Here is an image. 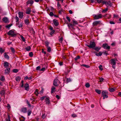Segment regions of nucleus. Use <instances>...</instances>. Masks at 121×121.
Instances as JSON below:
<instances>
[{
	"mask_svg": "<svg viewBox=\"0 0 121 121\" xmlns=\"http://www.w3.org/2000/svg\"><path fill=\"white\" fill-rule=\"evenodd\" d=\"M102 96L103 97V99H104L105 98H107L108 96V92L106 91H103L101 93Z\"/></svg>",
	"mask_w": 121,
	"mask_h": 121,
	"instance_id": "1",
	"label": "nucleus"
},
{
	"mask_svg": "<svg viewBox=\"0 0 121 121\" xmlns=\"http://www.w3.org/2000/svg\"><path fill=\"white\" fill-rule=\"evenodd\" d=\"M116 60H117V59H112L110 60L111 64L112 65V67L114 69L115 68V65H116Z\"/></svg>",
	"mask_w": 121,
	"mask_h": 121,
	"instance_id": "2",
	"label": "nucleus"
},
{
	"mask_svg": "<svg viewBox=\"0 0 121 121\" xmlns=\"http://www.w3.org/2000/svg\"><path fill=\"white\" fill-rule=\"evenodd\" d=\"M89 45H87V46L90 48H93V49L95 47L96 44L94 42H90Z\"/></svg>",
	"mask_w": 121,
	"mask_h": 121,
	"instance_id": "3",
	"label": "nucleus"
},
{
	"mask_svg": "<svg viewBox=\"0 0 121 121\" xmlns=\"http://www.w3.org/2000/svg\"><path fill=\"white\" fill-rule=\"evenodd\" d=\"M7 34L8 35H11L12 36H14L16 35L15 32L12 30H9Z\"/></svg>",
	"mask_w": 121,
	"mask_h": 121,
	"instance_id": "4",
	"label": "nucleus"
},
{
	"mask_svg": "<svg viewBox=\"0 0 121 121\" xmlns=\"http://www.w3.org/2000/svg\"><path fill=\"white\" fill-rule=\"evenodd\" d=\"M93 16L95 19H99L100 18H102V16L101 14L98 15L94 14L93 15Z\"/></svg>",
	"mask_w": 121,
	"mask_h": 121,
	"instance_id": "5",
	"label": "nucleus"
},
{
	"mask_svg": "<svg viewBox=\"0 0 121 121\" xmlns=\"http://www.w3.org/2000/svg\"><path fill=\"white\" fill-rule=\"evenodd\" d=\"M102 47L104 48L105 49H109L110 48V47L108 46V44L106 43L103 44Z\"/></svg>",
	"mask_w": 121,
	"mask_h": 121,
	"instance_id": "6",
	"label": "nucleus"
},
{
	"mask_svg": "<svg viewBox=\"0 0 121 121\" xmlns=\"http://www.w3.org/2000/svg\"><path fill=\"white\" fill-rule=\"evenodd\" d=\"M53 21L54 24L55 26H57L58 25L59 23L57 20L54 19L53 20Z\"/></svg>",
	"mask_w": 121,
	"mask_h": 121,
	"instance_id": "7",
	"label": "nucleus"
},
{
	"mask_svg": "<svg viewBox=\"0 0 121 121\" xmlns=\"http://www.w3.org/2000/svg\"><path fill=\"white\" fill-rule=\"evenodd\" d=\"M2 20L4 23H7L9 22V19L8 18L6 17H4L2 19Z\"/></svg>",
	"mask_w": 121,
	"mask_h": 121,
	"instance_id": "8",
	"label": "nucleus"
},
{
	"mask_svg": "<svg viewBox=\"0 0 121 121\" xmlns=\"http://www.w3.org/2000/svg\"><path fill=\"white\" fill-rule=\"evenodd\" d=\"M59 82V81L57 79H55L54 81L53 82V85L55 86H57L58 85L57 83Z\"/></svg>",
	"mask_w": 121,
	"mask_h": 121,
	"instance_id": "9",
	"label": "nucleus"
},
{
	"mask_svg": "<svg viewBox=\"0 0 121 121\" xmlns=\"http://www.w3.org/2000/svg\"><path fill=\"white\" fill-rule=\"evenodd\" d=\"M100 22V21H95L94 22L93 24V26H96Z\"/></svg>",
	"mask_w": 121,
	"mask_h": 121,
	"instance_id": "10",
	"label": "nucleus"
},
{
	"mask_svg": "<svg viewBox=\"0 0 121 121\" xmlns=\"http://www.w3.org/2000/svg\"><path fill=\"white\" fill-rule=\"evenodd\" d=\"M66 80H64V82L67 83L69 82H71L72 81V80L70 78H66Z\"/></svg>",
	"mask_w": 121,
	"mask_h": 121,
	"instance_id": "11",
	"label": "nucleus"
},
{
	"mask_svg": "<svg viewBox=\"0 0 121 121\" xmlns=\"http://www.w3.org/2000/svg\"><path fill=\"white\" fill-rule=\"evenodd\" d=\"M25 89L27 91H28L29 89V86L28 84L26 83L24 86Z\"/></svg>",
	"mask_w": 121,
	"mask_h": 121,
	"instance_id": "12",
	"label": "nucleus"
},
{
	"mask_svg": "<svg viewBox=\"0 0 121 121\" xmlns=\"http://www.w3.org/2000/svg\"><path fill=\"white\" fill-rule=\"evenodd\" d=\"M34 2L32 0H28L27 1L26 3L27 5H28L29 4H30V6H31L33 4Z\"/></svg>",
	"mask_w": 121,
	"mask_h": 121,
	"instance_id": "13",
	"label": "nucleus"
},
{
	"mask_svg": "<svg viewBox=\"0 0 121 121\" xmlns=\"http://www.w3.org/2000/svg\"><path fill=\"white\" fill-rule=\"evenodd\" d=\"M31 10L30 8H28L27 10L26 11V14H29L30 13Z\"/></svg>",
	"mask_w": 121,
	"mask_h": 121,
	"instance_id": "14",
	"label": "nucleus"
},
{
	"mask_svg": "<svg viewBox=\"0 0 121 121\" xmlns=\"http://www.w3.org/2000/svg\"><path fill=\"white\" fill-rule=\"evenodd\" d=\"M19 17L21 19H22L23 16V13L20 12H18Z\"/></svg>",
	"mask_w": 121,
	"mask_h": 121,
	"instance_id": "15",
	"label": "nucleus"
},
{
	"mask_svg": "<svg viewBox=\"0 0 121 121\" xmlns=\"http://www.w3.org/2000/svg\"><path fill=\"white\" fill-rule=\"evenodd\" d=\"M68 25V27L69 28H70L71 27L72 28H73L74 26V25L73 24H71L70 23H66Z\"/></svg>",
	"mask_w": 121,
	"mask_h": 121,
	"instance_id": "16",
	"label": "nucleus"
},
{
	"mask_svg": "<svg viewBox=\"0 0 121 121\" xmlns=\"http://www.w3.org/2000/svg\"><path fill=\"white\" fill-rule=\"evenodd\" d=\"M10 68H7L5 70V74H9L10 72Z\"/></svg>",
	"mask_w": 121,
	"mask_h": 121,
	"instance_id": "17",
	"label": "nucleus"
},
{
	"mask_svg": "<svg viewBox=\"0 0 121 121\" xmlns=\"http://www.w3.org/2000/svg\"><path fill=\"white\" fill-rule=\"evenodd\" d=\"M25 23L26 25H29L30 23L29 20L27 19L24 20Z\"/></svg>",
	"mask_w": 121,
	"mask_h": 121,
	"instance_id": "18",
	"label": "nucleus"
},
{
	"mask_svg": "<svg viewBox=\"0 0 121 121\" xmlns=\"http://www.w3.org/2000/svg\"><path fill=\"white\" fill-rule=\"evenodd\" d=\"M27 110V108H22L21 111L22 112L24 113H26V112Z\"/></svg>",
	"mask_w": 121,
	"mask_h": 121,
	"instance_id": "19",
	"label": "nucleus"
},
{
	"mask_svg": "<svg viewBox=\"0 0 121 121\" xmlns=\"http://www.w3.org/2000/svg\"><path fill=\"white\" fill-rule=\"evenodd\" d=\"M46 103V104H49L50 103V101L49 99L48 98H46L45 99Z\"/></svg>",
	"mask_w": 121,
	"mask_h": 121,
	"instance_id": "20",
	"label": "nucleus"
},
{
	"mask_svg": "<svg viewBox=\"0 0 121 121\" xmlns=\"http://www.w3.org/2000/svg\"><path fill=\"white\" fill-rule=\"evenodd\" d=\"M106 6H111L112 5L110 1H106Z\"/></svg>",
	"mask_w": 121,
	"mask_h": 121,
	"instance_id": "21",
	"label": "nucleus"
},
{
	"mask_svg": "<svg viewBox=\"0 0 121 121\" xmlns=\"http://www.w3.org/2000/svg\"><path fill=\"white\" fill-rule=\"evenodd\" d=\"M3 65L6 68H7V67H8L9 66L8 62H4V63Z\"/></svg>",
	"mask_w": 121,
	"mask_h": 121,
	"instance_id": "22",
	"label": "nucleus"
},
{
	"mask_svg": "<svg viewBox=\"0 0 121 121\" xmlns=\"http://www.w3.org/2000/svg\"><path fill=\"white\" fill-rule=\"evenodd\" d=\"M4 57L5 58L7 59H9V57L8 55L5 53L4 54Z\"/></svg>",
	"mask_w": 121,
	"mask_h": 121,
	"instance_id": "23",
	"label": "nucleus"
},
{
	"mask_svg": "<svg viewBox=\"0 0 121 121\" xmlns=\"http://www.w3.org/2000/svg\"><path fill=\"white\" fill-rule=\"evenodd\" d=\"M56 89V88L53 86L52 87V88H51V93H54V92L55 91H54Z\"/></svg>",
	"mask_w": 121,
	"mask_h": 121,
	"instance_id": "24",
	"label": "nucleus"
},
{
	"mask_svg": "<svg viewBox=\"0 0 121 121\" xmlns=\"http://www.w3.org/2000/svg\"><path fill=\"white\" fill-rule=\"evenodd\" d=\"M95 91L98 94H100L101 93V91L100 90L98 89H96L95 90Z\"/></svg>",
	"mask_w": 121,
	"mask_h": 121,
	"instance_id": "25",
	"label": "nucleus"
},
{
	"mask_svg": "<svg viewBox=\"0 0 121 121\" xmlns=\"http://www.w3.org/2000/svg\"><path fill=\"white\" fill-rule=\"evenodd\" d=\"M103 52H99L98 53H96L95 55L97 56H101Z\"/></svg>",
	"mask_w": 121,
	"mask_h": 121,
	"instance_id": "26",
	"label": "nucleus"
},
{
	"mask_svg": "<svg viewBox=\"0 0 121 121\" xmlns=\"http://www.w3.org/2000/svg\"><path fill=\"white\" fill-rule=\"evenodd\" d=\"M31 49V48L30 46H28L25 48V49L27 51H30Z\"/></svg>",
	"mask_w": 121,
	"mask_h": 121,
	"instance_id": "27",
	"label": "nucleus"
},
{
	"mask_svg": "<svg viewBox=\"0 0 121 121\" xmlns=\"http://www.w3.org/2000/svg\"><path fill=\"white\" fill-rule=\"evenodd\" d=\"M101 48V47L98 48L96 47H95V48H94L93 49L98 52L99 50Z\"/></svg>",
	"mask_w": 121,
	"mask_h": 121,
	"instance_id": "28",
	"label": "nucleus"
},
{
	"mask_svg": "<svg viewBox=\"0 0 121 121\" xmlns=\"http://www.w3.org/2000/svg\"><path fill=\"white\" fill-rule=\"evenodd\" d=\"M32 78V77L31 76L30 77H28V76H26V77H25L24 78V79L26 80L28 79V80H30Z\"/></svg>",
	"mask_w": 121,
	"mask_h": 121,
	"instance_id": "29",
	"label": "nucleus"
},
{
	"mask_svg": "<svg viewBox=\"0 0 121 121\" xmlns=\"http://www.w3.org/2000/svg\"><path fill=\"white\" fill-rule=\"evenodd\" d=\"M0 80L3 82H4L5 80L4 77L3 76H1L0 78Z\"/></svg>",
	"mask_w": 121,
	"mask_h": 121,
	"instance_id": "30",
	"label": "nucleus"
},
{
	"mask_svg": "<svg viewBox=\"0 0 121 121\" xmlns=\"http://www.w3.org/2000/svg\"><path fill=\"white\" fill-rule=\"evenodd\" d=\"M12 24H9L7 25L6 26H5V27L8 29H9V28L11 27V26H12Z\"/></svg>",
	"mask_w": 121,
	"mask_h": 121,
	"instance_id": "31",
	"label": "nucleus"
},
{
	"mask_svg": "<svg viewBox=\"0 0 121 121\" xmlns=\"http://www.w3.org/2000/svg\"><path fill=\"white\" fill-rule=\"evenodd\" d=\"M21 79V78L19 76L17 77L16 78V80L17 81H20Z\"/></svg>",
	"mask_w": 121,
	"mask_h": 121,
	"instance_id": "32",
	"label": "nucleus"
},
{
	"mask_svg": "<svg viewBox=\"0 0 121 121\" xmlns=\"http://www.w3.org/2000/svg\"><path fill=\"white\" fill-rule=\"evenodd\" d=\"M47 48V51L49 52H50L51 51V48L50 47H48Z\"/></svg>",
	"mask_w": 121,
	"mask_h": 121,
	"instance_id": "33",
	"label": "nucleus"
},
{
	"mask_svg": "<svg viewBox=\"0 0 121 121\" xmlns=\"http://www.w3.org/2000/svg\"><path fill=\"white\" fill-rule=\"evenodd\" d=\"M35 93L36 96L38 95L39 93L38 92V89H37L35 90Z\"/></svg>",
	"mask_w": 121,
	"mask_h": 121,
	"instance_id": "34",
	"label": "nucleus"
},
{
	"mask_svg": "<svg viewBox=\"0 0 121 121\" xmlns=\"http://www.w3.org/2000/svg\"><path fill=\"white\" fill-rule=\"evenodd\" d=\"M5 93V91L4 90H2L0 91V94L1 95H3Z\"/></svg>",
	"mask_w": 121,
	"mask_h": 121,
	"instance_id": "35",
	"label": "nucleus"
},
{
	"mask_svg": "<svg viewBox=\"0 0 121 121\" xmlns=\"http://www.w3.org/2000/svg\"><path fill=\"white\" fill-rule=\"evenodd\" d=\"M20 37L22 39V40L24 42L25 41V39L24 38L22 35H21L20 36Z\"/></svg>",
	"mask_w": 121,
	"mask_h": 121,
	"instance_id": "36",
	"label": "nucleus"
},
{
	"mask_svg": "<svg viewBox=\"0 0 121 121\" xmlns=\"http://www.w3.org/2000/svg\"><path fill=\"white\" fill-rule=\"evenodd\" d=\"M45 45L47 47H49L48 45L49 43L48 42V41H46L45 42Z\"/></svg>",
	"mask_w": 121,
	"mask_h": 121,
	"instance_id": "37",
	"label": "nucleus"
},
{
	"mask_svg": "<svg viewBox=\"0 0 121 121\" xmlns=\"http://www.w3.org/2000/svg\"><path fill=\"white\" fill-rule=\"evenodd\" d=\"M18 71V70L17 69H14L13 70V72L14 73H17Z\"/></svg>",
	"mask_w": 121,
	"mask_h": 121,
	"instance_id": "38",
	"label": "nucleus"
},
{
	"mask_svg": "<svg viewBox=\"0 0 121 121\" xmlns=\"http://www.w3.org/2000/svg\"><path fill=\"white\" fill-rule=\"evenodd\" d=\"M80 57L79 56H78L76 57L75 58H74V59L75 61H77L78 59H79L80 58Z\"/></svg>",
	"mask_w": 121,
	"mask_h": 121,
	"instance_id": "39",
	"label": "nucleus"
},
{
	"mask_svg": "<svg viewBox=\"0 0 121 121\" xmlns=\"http://www.w3.org/2000/svg\"><path fill=\"white\" fill-rule=\"evenodd\" d=\"M33 53L32 52H30L29 53V56L30 57L33 56Z\"/></svg>",
	"mask_w": 121,
	"mask_h": 121,
	"instance_id": "40",
	"label": "nucleus"
},
{
	"mask_svg": "<svg viewBox=\"0 0 121 121\" xmlns=\"http://www.w3.org/2000/svg\"><path fill=\"white\" fill-rule=\"evenodd\" d=\"M57 7L59 9L60 8V4L59 2H58L57 3Z\"/></svg>",
	"mask_w": 121,
	"mask_h": 121,
	"instance_id": "41",
	"label": "nucleus"
},
{
	"mask_svg": "<svg viewBox=\"0 0 121 121\" xmlns=\"http://www.w3.org/2000/svg\"><path fill=\"white\" fill-rule=\"evenodd\" d=\"M4 51V50L2 48H0V53H2Z\"/></svg>",
	"mask_w": 121,
	"mask_h": 121,
	"instance_id": "42",
	"label": "nucleus"
},
{
	"mask_svg": "<svg viewBox=\"0 0 121 121\" xmlns=\"http://www.w3.org/2000/svg\"><path fill=\"white\" fill-rule=\"evenodd\" d=\"M85 86L87 88H88L90 86V85L89 83H87L85 84Z\"/></svg>",
	"mask_w": 121,
	"mask_h": 121,
	"instance_id": "43",
	"label": "nucleus"
},
{
	"mask_svg": "<svg viewBox=\"0 0 121 121\" xmlns=\"http://www.w3.org/2000/svg\"><path fill=\"white\" fill-rule=\"evenodd\" d=\"M63 40V38L62 37H61L59 39V41L60 42V43H62V42Z\"/></svg>",
	"mask_w": 121,
	"mask_h": 121,
	"instance_id": "44",
	"label": "nucleus"
},
{
	"mask_svg": "<svg viewBox=\"0 0 121 121\" xmlns=\"http://www.w3.org/2000/svg\"><path fill=\"white\" fill-rule=\"evenodd\" d=\"M55 32V30H53L52 31H51V32L50 33V35H52Z\"/></svg>",
	"mask_w": 121,
	"mask_h": 121,
	"instance_id": "45",
	"label": "nucleus"
},
{
	"mask_svg": "<svg viewBox=\"0 0 121 121\" xmlns=\"http://www.w3.org/2000/svg\"><path fill=\"white\" fill-rule=\"evenodd\" d=\"M113 16H114V18H119V16L118 15H116L115 14H113Z\"/></svg>",
	"mask_w": 121,
	"mask_h": 121,
	"instance_id": "46",
	"label": "nucleus"
},
{
	"mask_svg": "<svg viewBox=\"0 0 121 121\" xmlns=\"http://www.w3.org/2000/svg\"><path fill=\"white\" fill-rule=\"evenodd\" d=\"M10 49L12 52H13V53H14L15 52V51L13 47H11L10 48Z\"/></svg>",
	"mask_w": 121,
	"mask_h": 121,
	"instance_id": "47",
	"label": "nucleus"
},
{
	"mask_svg": "<svg viewBox=\"0 0 121 121\" xmlns=\"http://www.w3.org/2000/svg\"><path fill=\"white\" fill-rule=\"evenodd\" d=\"M108 9L107 8H106L105 9L103 10H102V12L103 13H105L107 11H108Z\"/></svg>",
	"mask_w": 121,
	"mask_h": 121,
	"instance_id": "48",
	"label": "nucleus"
},
{
	"mask_svg": "<svg viewBox=\"0 0 121 121\" xmlns=\"http://www.w3.org/2000/svg\"><path fill=\"white\" fill-rule=\"evenodd\" d=\"M32 112L31 111L29 110L28 112V115L29 116L30 115L31 113Z\"/></svg>",
	"mask_w": 121,
	"mask_h": 121,
	"instance_id": "49",
	"label": "nucleus"
},
{
	"mask_svg": "<svg viewBox=\"0 0 121 121\" xmlns=\"http://www.w3.org/2000/svg\"><path fill=\"white\" fill-rule=\"evenodd\" d=\"M82 66L88 68H89L90 67L89 66L86 65H82Z\"/></svg>",
	"mask_w": 121,
	"mask_h": 121,
	"instance_id": "50",
	"label": "nucleus"
},
{
	"mask_svg": "<svg viewBox=\"0 0 121 121\" xmlns=\"http://www.w3.org/2000/svg\"><path fill=\"white\" fill-rule=\"evenodd\" d=\"M46 97H47L46 96H44L41 97L40 99V100L41 101L43 100L45 98H46Z\"/></svg>",
	"mask_w": 121,
	"mask_h": 121,
	"instance_id": "51",
	"label": "nucleus"
},
{
	"mask_svg": "<svg viewBox=\"0 0 121 121\" xmlns=\"http://www.w3.org/2000/svg\"><path fill=\"white\" fill-rule=\"evenodd\" d=\"M115 90V89L113 88H112L110 89H109V91L110 92H113Z\"/></svg>",
	"mask_w": 121,
	"mask_h": 121,
	"instance_id": "52",
	"label": "nucleus"
},
{
	"mask_svg": "<svg viewBox=\"0 0 121 121\" xmlns=\"http://www.w3.org/2000/svg\"><path fill=\"white\" fill-rule=\"evenodd\" d=\"M15 18L16 20V22H17L19 21V18L17 16H16L15 17Z\"/></svg>",
	"mask_w": 121,
	"mask_h": 121,
	"instance_id": "53",
	"label": "nucleus"
},
{
	"mask_svg": "<svg viewBox=\"0 0 121 121\" xmlns=\"http://www.w3.org/2000/svg\"><path fill=\"white\" fill-rule=\"evenodd\" d=\"M99 69H100V70L101 71L103 69L102 68V66L101 65H100L99 66Z\"/></svg>",
	"mask_w": 121,
	"mask_h": 121,
	"instance_id": "54",
	"label": "nucleus"
},
{
	"mask_svg": "<svg viewBox=\"0 0 121 121\" xmlns=\"http://www.w3.org/2000/svg\"><path fill=\"white\" fill-rule=\"evenodd\" d=\"M104 79L102 78H100L99 79V82H102L103 81Z\"/></svg>",
	"mask_w": 121,
	"mask_h": 121,
	"instance_id": "55",
	"label": "nucleus"
},
{
	"mask_svg": "<svg viewBox=\"0 0 121 121\" xmlns=\"http://www.w3.org/2000/svg\"><path fill=\"white\" fill-rule=\"evenodd\" d=\"M66 19H67V20H68V21L70 22V21L71 20L70 18L68 16H67L66 17Z\"/></svg>",
	"mask_w": 121,
	"mask_h": 121,
	"instance_id": "56",
	"label": "nucleus"
},
{
	"mask_svg": "<svg viewBox=\"0 0 121 121\" xmlns=\"http://www.w3.org/2000/svg\"><path fill=\"white\" fill-rule=\"evenodd\" d=\"M24 81L23 80H22L21 81V87H23L24 86Z\"/></svg>",
	"mask_w": 121,
	"mask_h": 121,
	"instance_id": "57",
	"label": "nucleus"
},
{
	"mask_svg": "<svg viewBox=\"0 0 121 121\" xmlns=\"http://www.w3.org/2000/svg\"><path fill=\"white\" fill-rule=\"evenodd\" d=\"M8 118L6 119V121H11L10 119V117L9 115H8Z\"/></svg>",
	"mask_w": 121,
	"mask_h": 121,
	"instance_id": "58",
	"label": "nucleus"
},
{
	"mask_svg": "<svg viewBox=\"0 0 121 121\" xmlns=\"http://www.w3.org/2000/svg\"><path fill=\"white\" fill-rule=\"evenodd\" d=\"M97 2L99 3H100L102 2L103 0H96Z\"/></svg>",
	"mask_w": 121,
	"mask_h": 121,
	"instance_id": "59",
	"label": "nucleus"
},
{
	"mask_svg": "<svg viewBox=\"0 0 121 121\" xmlns=\"http://www.w3.org/2000/svg\"><path fill=\"white\" fill-rule=\"evenodd\" d=\"M73 23L74 24H77L78 23L77 22L74 20L73 21Z\"/></svg>",
	"mask_w": 121,
	"mask_h": 121,
	"instance_id": "60",
	"label": "nucleus"
},
{
	"mask_svg": "<svg viewBox=\"0 0 121 121\" xmlns=\"http://www.w3.org/2000/svg\"><path fill=\"white\" fill-rule=\"evenodd\" d=\"M46 117V115L45 113L43 114L42 115V118L44 119Z\"/></svg>",
	"mask_w": 121,
	"mask_h": 121,
	"instance_id": "61",
	"label": "nucleus"
},
{
	"mask_svg": "<svg viewBox=\"0 0 121 121\" xmlns=\"http://www.w3.org/2000/svg\"><path fill=\"white\" fill-rule=\"evenodd\" d=\"M53 13L52 12H51L49 13V15L50 16H52L54 15Z\"/></svg>",
	"mask_w": 121,
	"mask_h": 121,
	"instance_id": "62",
	"label": "nucleus"
},
{
	"mask_svg": "<svg viewBox=\"0 0 121 121\" xmlns=\"http://www.w3.org/2000/svg\"><path fill=\"white\" fill-rule=\"evenodd\" d=\"M40 68V66H37L36 68V69L37 70H39Z\"/></svg>",
	"mask_w": 121,
	"mask_h": 121,
	"instance_id": "63",
	"label": "nucleus"
},
{
	"mask_svg": "<svg viewBox=\"0 0 121 121\" xmlns=\"http://www.w3.org/2000/svg\"><path fill=\"white\" fill-rule=\"evenodd\" d=\"M72 117H77L76 115L75 114H73L72 115Z\"/></svg>",
	"mask_w": 121,
	"mask_h": 121,
	"instance_id": "64",
	"label": "nucleus"
}]
</instances>
